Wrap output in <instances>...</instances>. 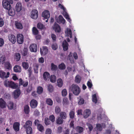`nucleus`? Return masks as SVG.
<instances>
[{"instance_id": "obj_32", "label": "nucleus", "mask_w": 134, "mask_h": 134, "mask_svg": "<svg viewBox=\"0 0 134 134\" xmlns=\"http://www.w3.org/2000/svg\"><path fill=\"white\" fill-rule=\"evenodd\" d=\"M39 66V65L38 64L35 63L33 64L34 69L35 73H38Z\"/></svg>"}, {"instance_id": "obj_58", "label": "nucleus", "mask_w": 134, "mask_h": 134, "mask_svg": "<svg viewBox=\"0 0 134 134\" xmlns=\"http://www.w3.org/2000/svg\"><path fill=\"white\" fill-rule=\"evenodd\" d=\"M51 37L53 42H55L56 41L57 39L56 35L54 34H51Z\"/></svg>"}, {"instance_id": "obj_48", "label": "nucleus", "mask_w": 134, "mask_h": 134, "mask_svg": "<svg viewBox=\"0 0 134 134\" xmlns=\"http://www.w3.org/2000/svg\"><path fill=\"white\" fill-rule=\"evenodd\" d=\"M58 19L60 22L62 23L63 24H64L65 22V20L63 18V16L61 15H60L58 17Z\"/></svg>"}, {"instance_id": "obj_8", "label": "nucleus", "mask_w": 134, "mask_h": 134, "mask_svg": "<svg viewBox=\"0 0 134 134\" xmlns=\"http://www.w3.org/2000/svg\"><path fill=\"white\" fill-rule=\"evenodd\" d=\"M9 40L13 44H14L16 42V38L13 35L10 34L8 35Z\"/></svg>"}, {"instance_id": "obj_62", "label": "nucleus", "mask_w": 134, "mask_h": 134, "mask_svg": "<svg viewBox=\"0 0 134 134\" xmlns=\"http://www.w3.org/2000/svg\"><path fill=\"white\" fill-rule=\"evenodd\" d=\"M4 44V40L2 38H0V47H2Z\"/></svg>"}, {"instance_id": "obj_16", "label": "nucleus", "mask_w": 134, "mask_h": 134, "mask_svg": "<svg viewBox=\"0 0 134 134\" xmlns=\"http://www.w3.org/2000/svg\"><path fill=\"white\" fill-rule=\"evenodd\" d=\"M20 125V124L18 122H15L14 123L13 127L15 131L17 132L19 130Z\"/></svg>"}, {"instance_id": "obj_5", "label": "nucleus", "mask_w": 134, "mask_h": 134, "mask_svg": "<svg viewBox=\"0 0 134 134\" xmlns=\"http://www.w3.org/2000/svg\"><path fill=\"white\" fill-rule=\"evenodd\" d=\"M31 17L32 18L35 19L37 18L38 12L36 10L34 9L32 10L31 12Z\"/></svg>"}, {"instance_id": "obj_19", "label": "nucleus", "mask_w": 134, "mask_h": 134, "mask_svg": "<svg viewBox=\"0 0 134 134\" xmlns=\"http://www.w3.org/2000/svg\"><path fill=\"white\" fill-rule=\"evenodd\" d=\"M50 77L49 73L47 72H44L43 74V77L44 80L45 81H47V80H49Z\"/></svg>"}, {"instance_id": "obj_46", "label": "nucleus", "mask_w": 134, "mask_h": 134, "mask_svg": "<svg viewBox=\"0 0 134 134\" xmlns=\"http://www.w3.org/2000/svg\"><path fill=\"white\" fill-rule=\"evenodd\" d=\"M46 102L49 105L51 106L53 104V100L50 98H48L46 99Z\"/></svg>"}, {"instance_id": "obj_21", "label": "nucleus", "mask_w": 134, "mask_h": 134, "mask_svg": "<svg viewBox=\"0 0 134 134\" xmlns=\"http://www.w3.org/2000/svg\"><path fill=\"white\" fill-rule=\"evenodd\" d=\"M68 44L66 40H65L63 42V47L64 51H66L68 49Z\"/></svg>"}, {"instance_id": "obj_4", "label": "nucleus", "mask_w": 134, "mask_h": 134, "mask_svg": "<svg viewBox=\"0 0 134 134\" xmlns=\"http://www.w3.org/2000/svg\"><path fill=\"white\" fill-rule=\"evenodd\" d=\"M10 73L8 72L6 75L5 72L2 70L0 71V77L3 79H7L9 77Z\"/></svg>"}, {"instance_id": "obj_2", "label": "nucleus", "mask_w": 134, "mask_h": 134, "mask_svg": "<svg viewBox=\"0 0 134 134\" xmlns=\"http://www.w3.org/2000/svg\"><path fill=\"white\" fill-rule=\"evenodd\" d=\"M4 85L7 87H9L14 89H16L18 86V84L15 83L12 81H5L4 82Z\"/></svg>"}, {"instance_id": "obj_11", "label": "nucleus", "mask_w": 134, "mask_h": 134, "mask_svg": "<svg viewBox=\"0 0 134 134\" xmlns=\"http://www.w3.org/2000/svg\"><path fill=\"white\" fill-rule=\"evenodd\" d=\"M7 103L2 98L0 99V108L3 109L6 108Z\"/></svg>"}, {"instance_id": "obj_34", "label": "nucleus", "mask_w": 134, "mask_h": 134, "mask_svg": "<svg viewBox=\"0 0 134 134\" xmlns=\"http://www.w3.org/2000/svg\"><path fill=\"white\" fill-rule=\"evenodd\" d=\"M22 65L23 67L26 70L29 67V64L27 62H22Z\"/></svg>"}, {"instance_id": "obj_35", "label": "nucleus", "mask_w": 134, "mask_h": 134, "mask_svg": "<svg viewBox=\"0 0 134 134\" xmlns=\"http://www.w3.org/2000/svg\"><path fill=\"white\" fill-rule=\"evenodd\" d=\"M44 122L45 125L46 126L51 124V122L49 119L47 117H46L44 118Z\"/></svg>"}, {"instance_id": "obj_44", "label": "nucleus", "mask_w": 134, "mask_h": 134, "mask_svg": "<svg viewBox=\"0 0 134 134\" xmlns=\"http://www.w3.org/2000/svg\"><path fill=\"white\" fill-rule=\"evenodd\" d=\"M48 118L52 123H53L54 122L55 120V117L53 115H50L49 116Z\"/></svg>"}, {"instance_id": "obj_3", "label": "nucleus", "mask_w": 134, "mask_h": 134, "mask_svg": "<svg viewBox=\"0 0 134 134\" xmlns=\"http://www.w3.org/2000/svg\"><path fill=\"white\" fill-rule=\"evenodd\" d=\"M16 40L19 44H22L24 41V37L23 35L20 34H17L16 36Z\"/></svg>"}, {"instance_id": "obj_39", "label": "nucleus", "mask_w": 134, "mask_h": 134, "mask_svg": "<svg viewBox=\"0 0 134 134\" xmlns=\"http://www.w3.org/2000/svg\"><path fill=\"white\" fill-rule=\"evenodd\" d=\"M79 98V100L78 102V104L80 105H81L83 104L85 102V100L82 98L81 97H79L78 98V99Z\"/></svg>"}, {"instance_id": "obj_10", "label": "nucleus", "mask_w": 134, "mask_h": 134, "mask_svg": "<svg viewBox=\"0 0 134 134\" xmlns=\"http://www.w3.org/2000/svg\"><path fill=\"white\" fill-rule=\"evenodd\" d=\"M42 16L44 18L43 19H46L49 18L50 16L49 12L47 10H45L42 12Z\"/></svg>"}, {"instance_id": "obj_20", "label": "nucleus", "mask_w": 134, "mask_h": 134, "mask_svg": "<svg viewBox=\"0 0 134 134\" xmlns=\"http://www.w3.org/2000/svg\"><path fill=\"white\" fill-rule=\"evenodd\" d=\"M13 70L15 72H20L21 71V68L19 66L15 65L13 68Z\"/></svg>"}, {"instance_id": "obj_61", "label": "nucleus", "mask_w": 134, "mask_h": 134, "mask_svg": "<svg viewBox=\"0 0 134 134\" xmlns=\"http://www.w3.org/2000/svg\"><path fill=\"white\" fill-rule=\"evenodd\" d=\"M40 123V121L38 119L35 120L34 122L35 125L36 126H38V125H39L41 124Z\"/></svg>"}, {"instance_id": "obj_6", "label": "nucleus", "mask_w": 134, "mask_h": 134, "mask_svg": "<svg viewBox=\"0 0 134 134\" xmlns=\"http://www.w3.org/2000/svg\"><path fill=\"white\" fill-rule=\"evenodd\" d=\"M2 5L4 8H11V6L9 2L6 0L3 1Z\"/></svg>"}, {"instance_id": "obj_30", "label": "nucleus", "mask_w": 134, "mask_h": 134, "mask_svg": "<svg viewBox=\"0 0 134 134\" xmlns=\"http://www.w3.org/2000/svg\"><path fill=\"white\" fill-rule=\"evenodd\" d=\"M15 25L17 29H21L23 28L22 24L19 22L16 21L15 22Z\"/></svg>"}, {"instance_id": "obj_55", "label": "nucleus", "mask_w": 134, "mask_h": 134, "mask_svg": "<svg viewBox=\"0 0 134 134\" xmlns=\"http://www.w3.org/2000/svg\"><path fill=\"white\" fill-rule=\"evenodd\" d=\"M48 91L50 92H52L53 90V87L51 85H49L48 87Z\"/></svg>"}, {"instance_id": "obj_60", "label": "nucleus", "mask_w": 134, "mask_h": 134, "mask_svg": "<svg viewBox=\"0 0 134 134\" xmlns=\"http://www.w3.org/2000/svg\"><path fill=\"white\" fill-rule=\"evenodd\" d=\"M52 132V130L51 129L48 128L46 129L45 133L46 134H51Z\"/></svg>"}, {"instance_id": "obj_25", "label": "nucleus", "mask_w": 134, "mask_h": 134, "mask_svg": "<svg viewBox=\"0 0 134 134\" xmlns=\"http://www.w3.org/2000/svg\"><path fill=\"white\" fill-rule=\"evenodd\" d=\"M59 117L63 120L66 119L67 118V114L65 112L62 111L60 113Z\"/></svg>"}, {"instance_id": "obj_63", "label": "nucleus", "mask_w": 134, "mask_h": 134, "mask_svg": "<svg viewBox=\"0 0 134 134\" xmlns=\"http://www.w3.org/2000/svg\"><path fill=\"white\" fill-rule=\"evenodd\" d=\"M37 93L36 91H33L31 93V95L34 97H36L37 96Z\"/></svg>"}, {"instance_id": "obj_7", "label": "nucleus", "mask_w": 134, "mask_h": 134, "mask_svg": "<svg viewBox=\"0 0 134 134\" xmlns=\"http://www.w3.org/2000/svg\"><path fill=\"white\" fill-rule=\"evenodd\" d=\"M29 49L30 51L32 52H36L37 51V48L36 44L35 43H32L31 44Z\"/></svg>"}, {"instance_id": "obj_47", "label": "nucleus", "mask_w": 134, "mask_h": 134, "mask_svg": "<svg viewBox=\"0 0 134 134\" xmlns=\"http://www.w3.org/2000/svg\"><path fill=\"white\" fill-rule=\"evenodd\" d=\"M28 54V50L27 48H24L23 50L22 55L23 56H25L27 55Z\"/></svg>"}, {"instance_id": "obj_23", "label": "nucleus", "mask_w": 134, "mask_h": 134, "mask_svg": "<svg viewBox=\"0 0 134 134\" xmlns=\"http://www.w3.org/2000/svg\"><path fill=\"white\" fill-rule=\"evenodd\" d=\"M84 130V128L82 127L77 126L76 127V131L80 134L82 133Z\"/></svg>"}, {"instance_id": "obj_1", "label": "nucleus", "mask_w": 134, "mask_h": 134, "mask_svg": "<svg viewBox=\"0 0 134 134\" xmlns=\"http://www.w3.org/2000/svg\"><path fill=\"white\" fill-rule=\"evenodd\" d=\"M70 88L73 94L76 96H78L81 92L80 87L76 85L72 84Z\"/></svg>"}, {"instance_id": "obj_17", "label": "nucleus", "mask_w": 134, "mask_h": 134, "mask_svg": "<svg viewBox=\"0 0 134 134\" xmlns=\"http://www.w3.org/2000/svg\"><path fill=\"white\" fill-rule=\"evenodd\" d=\"M28 84V82L27 81H24L22 79L20 78L19 79V85H23L24 87H27Z\"/></svg>"}, {"instance_id": "obj_43", "label": "nucleus", "mask_w": 134, "mask_h": 134, "mask_svg": "<svg viewBox=\"0 0 134 134\" xmlns=\"http://www.w3.org/2000/svg\"><path fill=\"white\" fill-rule=\"evenodd\" d=\"M58 68L60 70H64L66 68L65 65L63 63H62L59 65Z\"/></svg>"}, {"instance_id": "obj_29", "label": "nucleus", "mask_w": 134, "mask_h": 134, "mask_svg": "<svg viewBox=\"0 0 134 134\" xmlns=\"http://www.w3.org/2000/svg\"><path fill=\"white\" fill-rule=\"evenodd\" d=\"M32 124V122L31 121L28 120L26 122L25 124L23 126V127H31Z\"/></svg>"}, {"instance_id": "obj_50", "label": "nucleus", "mask_w": 134, "mask_h": 134, "mask_svg": "<svg viewBox=\"0 0 134 134\" xmlns=\"http://www.w3.org/2000/svg\"><path fill=\"white\" fill-rule=\"evenodd\" d=\"M96 128L98 131H101L102 129L101 125L100 124H97Z\"/></svg>"}, {"instance_id": "obj_51", "label": "nucleus", "mask_w": 134, "mask_h": 134, "mask_svg": "<svg viewBox=\"0 0 134 134\" xmlns=\"http://www.w3.org/2000/svg\"><path fill=\"white\" fill-rule=\"evenodd\" d=\"M32 32L33 34L36 35H37L38 33V31L36 27H33L32 28Z\"/></svg>"}, {"instance_id": "obj_57", "label": "nucleus", "mask_w": 134, "mask_h": 134, "mask_svg": "<svg viewBox=\"0 0 134 134\" xmlns=\"http://www.w3.org/2000/svg\"><path fill=\"white\" fill-rule=\"evenodd\" d=\"M55 112L57 114H58L61 111L60 109L59 106H57L55 108Z\"/></svg>"}, {"instance_id": "obj_49", "label": "nucleus", "mask_w": 134, "mask_h": 134, "mask_svg": "<svg viewBox=\"0 0 134 134\" xmlns=\"http://www.w3.org/2000/svg\"><path fill=\"white\" fill-rule=\"evenodd\" d=\"M75 112L73 110H71L69 112V115L71 119H73L75 117Z\"/></svg>"}, {"instance_id": "obj_31", "label": "nucleus", "mask_w": 134, "mask_h": 134, "mask_svg": "<svg viewBox=\"0 0 134 134\" xmlns=\"http://www.w3.org/2000/svg\"><path fill=\"white\" fill-rule=\"evenodd\" d=\"M6 60V57L4 55H2L0 57V64H4L5 63Z\"/></svg>"}, {"instance_id": "obj_54", "label": "nucleus", "mask_w": 134, "mask_h": 134, "mask_svg": "<svg viewBox=\"0 0 134 134\" xmlns=\"http://www.w3.org/2000/svg\"><path fill=\"white\" fill-rule=\"evenodd\" d=\"M22 4L21 2H18L16 4L15 8H22Z\"/></svg>"}, {"instance_id": "obj_18", "label": "nucleus", "mask_w": 134, "mask_h": 134, "mask_svg": "<svg viewBox=\"0 0 134 134\" xmlns=\"http://www.w3.org/2000/svg\"><path fill=\"white\" fill-rule=\"evenodd\" d=\"M4 68L5 69L10 70L12 68V66L10 62L7 61L4 63Z\"/></svg>"}, {"instance_id": "obj_40", "label": "nucleus", "mask_w": 134, "mask_h": 134, "mask_svg": "<svg viewBox=\"0 0 134 134\" xmlns=\"http://www.w3.org/2000/svg\"><path fill=\"white\" fill-rule=\"evenodd\" d=\"M51 70L53 71H55L58 69V67L57 65H55L53 63H51Z\"/></svg>"}, {"instance_id": "obj_33", "label": "nucleus", "mask_w": 134, "mask_h": 134, "mask_svg": "<svg viewBox=\"0 0 134 134\" xmlns=\"http://www.w3.org/2000/svg\"><path fill=\"white\" fill-rule=\"evenodd\" d=\"M20 58V55L19 53H15L14 56V59L16 61H19Z\"/></svg>"}, {"instance_id": "obj_13", "label": "nucleus", "mask_w": 134, "mask_h": 134, "mask_svg": "<svg viewBox=\"0 0 134 134\" xmlns=\"http://www.w3.org/2000/svg\"><path fill=\"white\" fill-rule=\"evenodd\" d=\"M91 114V111L89 109H86L85 110L83 113V118L86 119Z\"/></svg>"}, {"instance_id": "obj_26", "label": "nucleus", "mask_w": 134, "mask_h": 134, "mask_svg": "<svg viewBox=\"0 0 134 134\" xmlns=\"http://www.w3.org/2000/svg\"><path fill=\"white\" fill-rule=\"evenodd\" d=\"M24 111L26 114H28L30 112V108L28 105H26L24 107Z\"/></svg>"}, {"instance_id": "obj_52", "label": "nucleus", "mask_w": 134, "mask_h": 134, "mask_svg": "<svg viewBox=\"0 0 134 134\" xmlns=\"http://www.w3.org/2000/svg\"><path fill=\"white\" fill-rule=\"evenodd\" d=\"M52 48L54 50H56L58 48L57 44L56 43L53 44L52 45Z\"/></svg>"}, {"instance_id": "obj_15", "label": "nucleus", "mask_w": 134, "mask_h": 134, "mask_svg": "<svg viewBox=\"0 0 134 134\" xmlns=\"http://www.w3.org/2000/svg\"><path fill=\"white\" fill-rule=\"evenodd\" d=\"M20 94V91L19 89H17L14 92L13 96L14 98L16 99L19 97Z\"/></svg>"}, {"instance_id": "obj_12", "label": "nucleus", "mask_w": 134, "mask_h": 134, "mask_svg": "<svg viewBox=\"0 0 134 134\" xmlns=\"http://www.w3.org/2000/svg\"><path fill=\"white\" fill-rule=\"evenodd\" d=\"M38 102L35 99H32L30 102V105L32 108H36Z\"/></svg>"}, {"instance_id": "obj_9", "label": "nucleus", "mask_w": 134, "mask_h": 134, "mask_svg": "<svg viewBox=\"0 0 134 134\" xmlns=\"http://www.w3.org/2000/svg\"><path fill=\"white\" fill-rule=\"evenodd\" d=\"M48 51V48L46 46H43L42 49L41 48L40 49V53L42 55H46Z\"/></svg>"}, {"instance_id": "obj_24", "label": "nucleus", "mask_w": 134, "mask_h": 134, "mask_svg": "<svg viewBox=\"0 0 134 134\" xmlns=\"http://www.w3.org/2000/svg\"><path fill=\"white\" fill-rule=\"evenodd\" d=\"M8 10V15L11 16H14L15 14V11L14 9H6Z\"/></svg>"}, {"instance_id": "obj_22", "label": "nucleus", "mask_w": 134, "mask_h": 134, "mask_svg": "<svg viewBox=\"0 0 134 134\" xmlns=\"http://www.w3.org/2000/svg\"><path fill=\"white\" fill-rule=\"evenodd\" d=\"M64 120L61 117H58L56 120V123L58 125H61L63 124L64 122Z\"/></svg>"}, {"instance_id": "obj_38", "label": "nucleus", "mask_w": 134, "mask_h": 134, "mask_svg": "<svg viewBox=\"0 0 134 134\" xmlns=\"http://www.w3.org/2000/svg\"><path fill=\"white\" fill-rule=\"evenodd\" d=\"M57 85L59 87H61L63 85L62 80L60 78L58 79L57 80Z\"/></svg>"}, {"instance_id": "obj_27", "label": "nucleus", "mask_w": 134, "mask_h": 134, "mask_svg": "<svg viewBox=\"0 0 134 134\" xmlns=\"http://www.w3.org/2000/svg\"><path fill=\"white\" fill-rule=\"evenodd\" d=\"M25 129L27 134H32V129L31 127H24Z\"/></svg>"}, {"instance_id": "obj_64", "label": "nucleus", "mask_w": 134, "mask_h": 134, "mask_svg": "<svg viewBox=\"0 0 134 134\" xmlns=\"http://www.w3.org/2000/svg\"><path fill=\"white\" fill-rule=\"evenodd\" d=\"M39 62L41 63H43L44 62V59L43 57H41L39 58L38 60Z\"/></svg>"}, {"instance_id": "obj_56", "label": "nucleus", "mask_w": 134, "mask_h": 134, "mask_svg": "<svg viewBox=\"0 0 134 134\" xmlns=\"http://www.w3.org/2000/svg\"><path fill=\"white\" fill-rule=\"evenodd\" d=\"M62 95L63 96H65L67 94V92L66 90L65 89H63L62 91Z\"/></svg>"}, {"instance_id": "obj_36", "label": "nucleus", "mask_w": 134, "mask_h": 134, "mask_svg": "<svg viewBox=\"0 0 134 134\" xmlns=\"http://www.w3.org/2000/svg\"><path fill=\"white\" fill-rule=\"evenodd\" d=\"M50 81L52 82H55L56 81V76L53 75H51L50 77Z\"/></svg>"}, {"instance_id": "obj_45", "label": "nucleus", "mask_w": 134, "mask_h": 134, "mask_svg": "<svg viewBox=\"0 0 134 134\" xmlns=\"http://www.w3.org/2000/svg\"><path fill=\"white\" fill-rule=\"evenodd\" d=\"M13 103L11 101H10L8 104L7 106L9 109L11 110L13 109Z\"/></svg>"}, {"instance_id": "obj_53", "label": "nucleus", "mask_w": 134, "mask_h": 134, "mask_svg": "<svg viewBox=\"0 0 134 134\" xmlns=\"http://www.w3.org/2000/svg\"><path fill=\"white\" fill-rule=\"evenodd\" d=\"M69 103L68 99L65 97L64 98L63 100V105H67Z\"/></svg>"}, {"instance_id": "obj_59", "label": "nucleus", "mask_w": 134, "mask_h": 134, "mask_svg": "<svg viewBox=\"0 0 134 134\" xmlns=\"http://www.w3.org/2000/svg\"><path fill=\"white\" fill-rule=\"evenodd\" d=\"M92 100L95 103H97V100L95 94L93 95V96L92 97Z\"/></svg>"}, {"instance_id": "obj_42", "label": "nucleus", "mask_w": 134, "mask_h": 134, "mask_svg": "<svg viewBox=\"0 0 134 134\" xmlns=\"http://www.w3.org/2000/svg\"><path fill=\"white\" fill-rule=\"evenodd\" d=\"M81 80V77L79 75H77L76 76L75 80V81L76 83H79Z\"/></svg>"}, {"instance_id": "obj_14", "label": "nucleus", "mask_w": 134, "mask_h": 134, "mask_svg": "<svg viewBox=\"0 0 134 134\" xmlns=\"http://www.w3.org/2000/svg\"><path fill=\"white\" fill-rule=\"evenodd\" d=\"M53 29L56 32H60L61 31V28L59 25L55 23L53 26Z\"/></svg>"}, {"instance_id": "obj_41", "label": "nucleus", "mask_w": 134, "mask_h": 134, "mask_svg": "<svg viewBox=\"0 0 134 134\" xmlns=\"http://www.w3.org/2000/svg\"><path fill=\"white\" fill-rule=\"evenodd\" d=\"M37 129L40 131L41 132L44 131V127L42 124L39 125L37 126Z\"/></svg>"}, {"instance_id": "obj_37", "label": "nucleus", "mask_w": 134, "mask_h": 134, "mask_svg": "<svg viewBox=\"0 0 134 134\" xmlns=\"http://www.w3.org/2000/svg\"><path fill=\"white\" fill-rule=\"evenodd\" d=\"M37 93L38 94H40L43 92V88L41 86H38L37 87Z\"/></svg>"}, {"instance_id": "obj_28", "label": "nucleus", "mask_w": 134, "mask_h": 134, "mask_svg": "<svg viewBox=\"0 0 134 134\" xmlns=\"http://www.w3.org/2000/svg\"><path fill=\"white\" fill-rule=\"evenodd\" d=\"M37 27L41 30H45L46 27L45 26L41 23H39L37 24Z\"/></svg>"}]
</instances>
